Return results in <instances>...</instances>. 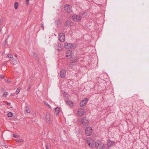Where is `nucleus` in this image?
Wrapping results in <instances>:
<instances>
[{"instance_id":"nucleus-38","label":"nucleus","mask_w":149,"mask_h":149,"mask_svg":"<svg viewBox=\"0 0 149 149\" xmlns=\"http://www.w3.org/2000/svg\"><path fill=\"white\" fill-rule=\"evenodd\" d=\"M30 87H31L30 86H29V87L28 88L27 90H28V91H29V89H30Z\"/></svg>"},{"instance_id":"nucleus-26","label":"nucleus","mask_w":149,"mask_h":149,"mask_svg":"<svg viewBox=\"0 0 149 149\" xmlns=\"http://www.w3.org/2000/svg\"><path fill=\"white\" fill-rule=\"evenodd\" d=\"M3 20V17H1L0 19V25L1 26V24H2Z\"/></svg>"},{"instance_id":"nucleus-6","label":"nucleus","mask_w":149,"mask_h":149,"mask_svg":"<svg viewBox=\"0 0 149 149\" xmlns=\"http://www.w3.org/2000/svg\"><path fill=\"white\" fill-rule=\"evenodd\" d=\"M87 143L90 147L92 148L93 147L94 142L93 139L91 138L88 139L87 140Z\"/></svg>"},{"instance_id":"nucleus-40","label":"nucleus","mask_w":149,"mask_h":149,"mask_svg":"<svg viewBox=\"0 0 149 149\" xmlns=\"http://www.w3.org/2000/svg\"><path fill=\"white\" fill-rule=\"evenodd\" d=\"M10 103L7 102V104L8 105H10Z\"/></svg>"},{"instance_id":"nucleus-8","label":"nucleus","mask_w":149,"mask_h":149,"mask_svg":"<svg viewBox=\"0 0 149 149\" xmlns=\"http://www.w3.org/2000/svg\"><path fill=\"white\" fill-rule=\"evenodd\" d=\"M72 19L75 21H79L81 19V17L79 15H74L72 17Z\"/></svg>"},{"instance_id":"nucleus-35","label":"nucleus","mask_w":149,"mask_h":149,"mask_svg":"<svg viewBox=\"0 0 149 149\" xmlns=\"http://www.w3.org/2000/svg\"><path fill=\"white\" fill-rule=\"evenodd\" d=\"M40 26H41V27L43 29H44V26L43 24L42 23H41Z\"/></svg>"},{"instance_id":"nucleus-34","label":"nucleus","mask_w":149,"mask_h":149,"mask_svg":"<svg viewBox=\"0 0 149 149\" xmlns=\"http://www.w3.org/2000/svg\"><path fill=\"white\" fill-rule=\"evenodd\" d=\"M13 136L15 138H18L17 135L15 134H13Z\"/></svg>"},{"instance_id":"nucleus-23","label":"nucleus","mask_w":149,"mask_h":149,"mask_svg":"<svg viewBox=\"0 0 149 149\" xmlns=\"http://www.w3.org/2000/svg\"><path fill=\"white\" fill-rule=\"evenodd\" d=\"M26 112L28 113H29L30 112V110H29V108H28V107L26 106Z\"/></svg>"},{"instance_id":"nucleus-18","label":"nucleus","mask_w":149,"mask_h":149,"mask_svg":"<svg viewBox=\"0 0 149 149\" xmlns=\"http://www.w3.org/2000/svg\"><path fill=\"white\" fill-rule=\"evenodd\" d=\"M33 55L34 56V58H35L36 60L37 61L38 60V56L36 54L33 53Z\"/></svg>"},{"instance_id":"nucleus-22","label":"nucleus","mask_w":149,"mask_h":149,"mask_svg":"<svg viewBox=\"0 0 149 149\" xmlns=\"http://www.w3.org/2000/svg\"><path fill=\"white\" fill-rule=\"evenodd\" d=\"M7 57L8 58H13V55L12 54H8L7 56Z\"/></svg>"},{"instance_id":"nucleus-15","label":"nucleus","mask_w":149,"mask_h":149,"mask_svg":"<svg viewBox=\"0 0 149 149\" xmlns=\"http://www.w3.org/2000/svg\"><path fill=\"white\" fill-rule=\"evenodd\" d=\"M60 109L58 107H56L55 108V113L56 115H58L60 112Z\"/></svg>"},{"instance_id":"nucleus-20","label":"nucleus","mask_w":149,"mask_h":149,"mask_svg":"<svg viewBox=\"0 0 149 149\" xmlns=\"http://www.w3.org/2000/svg\"><path fill=\"white\" fill-rule=\"evenodd\" d=\"M21 90V88L20 87H19L17 89L16 91V93L17 94H18L19 93Z\"/></svg>"},{"instance_id":"nucleus-16","label":"nucleus","mask_w":149,"mask_h":149,"mask_svg":"<svg viewBox=\"0 0 149 149\" xmlns=\"http://www.w3.org/2000/svg\"><path fill=\"white\" fill-rule=\"evenodd\" d=\"M68 51V52H70V53L69 54V55H66V56L67 57H69L70 58H71V57H72V51H70V50L69 51Z\"/></svg>"},{"instance_id":"nucleus-3","label":"nucleus","mask_w":149,"mask_h":149,"mask_svg":"<svg viewBox=\"0 0 149 149\" xmlns=\"http://www.w3.org/2000/svg\"><path fill=\"white\" fill-rule=\"evenodd\" d=\"M92 129L91 127H87L85 130L86 135L88 136L91 135L92 133Z\"/></svg>"},{"instance_id":"nucleus-30","label":"nucleus","mask_w":149,"mask_h":149,"mask_svg":"<svg viewBox=\"0 0 149 149\" xmlns=\"http://www.w3.org/2000/svg\"><path fill=\"white\" fill-rule=\"evenodd\" d=\"M8 95V93L7 92H5L3 95V96L5 97H6Z\"/></svg>"},{"instance_id":"nucleus-24","label":"nucleus","mask_w":149,"mask_h":149,"mask_svg":"<svg viewBox=\"0 0 149 149\" xmlns=\"http://www.w3.org/2000/svg\"><path fill=\"white\" fill-rule=\"evenodd\" d=\"M7 116L9 117H11L13 116V113L12 112H9L7 114Z\"/></svg>"},{"instance_id":"nucleus-1","label":"nucleus","mask_w":149,"mask_h":149,"mask_svg":"<svg viewBox=\"0 0 149 149\" xmlns=\"http://www.w3.org/2000/svg\"><path fill=\"white\" fill-rule=\"evenodd\" d=\"M104 144L100 141H97L95 143V147L97 149H102V148Z\"/></svg>"},{"instance_id":"nucleus-41","label":"nucleus","mask_w":149,"mask_h":149,"mask_svg":"<svg viewBox=\"0 0 149 149\" xmlns=\"http://www.w3.org/2000/svg\"><path fill=\"white\" fill-rule=\"evenodd\" d=\"M1 90H2V91H5V89L4 88H2L1 89Z\"/></svg>"},{"instance_id":"nucleus-37","label":"nucleus","mask_w":149,"mask_h":149,"mask_svg":"<svg viewBox=\"0 0 149 149\" xmlns=\"http://www.w3.org/2000/svg\"><path fill=\"white\" fill-rule=\"evenodd\" d=\"M14 63H13V64H16L17 63V61L16 60H14Z\"/></svg>"},{"instance_id":"nucleus-17","label":"nucleus","mask_w":149,"mask_h":149,"mask_svg":"<svg viewBox=\"0 0 149 149\" xmlns=\"http://www.w3.org/2000/svg\"><path fill=\"white\" fill-rule=\"evenodd\" d=\"M66 103L68 105H73V102L70 100H67L66 101Z\"/></svg>"},{"instance_id":"nucleus-14","label":"nucleus","mask_w":149,"mask_h":149,"mask_svg":"<svg viewBox=\"0 0 149 149\" xmlns=\"http://www.w3.org/2000/svg\"><path fill=\"white\" fill-rule=\"evenodd\" d=\"M46 121L47 123H49L51 121V117L49 114L47 113L46 116Z\"/></svg>"},{"instance_id":"nucleus-36","label":"nucleus","mask_w":149,"mask_h":149,"mask_svg":"<svg viewBox=\"0 0 149 149\" xmlns=\"http://www.w3.org/2000/svg\"><path fill=\"white\" fill-rule=\"evenodd\" d=\"M26 1H27L26 3V4L28 5L29 4V0H26Z\"/></svg>"},{"instance_id":"nucleus-33","label":"nucleus","mask_w":149,"mask_h":149,"mask_svg":"<svg viewBox=\"0 0 149 149\" xmlns=\"http://www.w3.org/2000/svg\"><path fill=\"white\" fill-rule=\"evenodd\" d=\"M49 146L48 145H46V149H49Z\"/></svg>"},{"instance_id":"nucleus-31","label":"nucleus","mask_w":149,"mask_h":149,"mask_svg":"<svg viewBox=\"0 0 149 149\" xmlns=\"http://www.w3.org/2000/svg\"><path fill=\"white\" fill-rule=\"evenodd\" d=\"M87 15V13L85 12H83L82 13V15L83 16H86Z\"/></svg>"},{"instance_id":"nucleus-13","label":"nucleus","mask_w":149,"mask_h":149,"mask_svg":"<svg viewBox=\"0 0 149 149\" xmlns=\"http://www.w3.org/2000/svg\"><path fill=\"white\" fill-rule=\"evenodd\" d=\"M66 72L64 70H62L60 72V75L61 77L64 78L66 75Z\"/></svg>"},{"instance_id":"nucleus-9","label":"nucleus","mask_w":149,"mask_h":149,"mask_svg":"<svg viewBox=\"0 0 149 149\" xmlns=\"http://www.w3.org/2000/svg\"><path fill=\"white\" fill-rule=\"evenodd\" d=\"M88 101V99L87 98H84L80 103V105L81 107H83L86 104Z\"/></svg>"},{"instance_id":"nucleus-32","label":"nucleus","mask_w":149,"mask_h":149,"mask_svg":"<svg viewBox=\"0 0 149 149\" xmlns=\"http://www.w3.org/2000/svg\"><path fill=\"white\" fill-rule=\"evenodd\" d=\"M4 78V76L3 75H0V79H3Z\"/></svg>"},{"instance_id":"nucleus-5","label":"nucleus","mask_w":149,"mask_h":149,"mask_svg":"<svg viewBox=\"0 0 149 149\" xmlns=\"http://www.w3.org/2000/svg\"><path fill=\"white\" fill-rule=\"evenodd\" d=\"M58 40L61 42H63L65 40V34L63 33H60L58 35Z\"/></svg>"},{"instance_id":"nucleus-21","label":"nucleus","mask_w":149,"mask_h":149,"mask_svg":"<svg viewBox=\"0 0 149 149\" xmlns=\"http://www.w3.org/2000/svg\"><path fill=\"white\" fill-rule=\"evenodd\" d=\"M101 148L102 149H109V147L107 146H105L104 144L103 145V146Z\"/></svg>"},{"instance_id":"nucleus-12","label":"nucleus","mask_w":149,"mask_h":149,"mask_svg":"<svg viewBox=\"0 0 149 149\" xmlns=\"http://www.w3.org/2000/svg\"><path fill=\"white\" fill-rule=\"evenodd\" d=\"M72 23L71 21L68 20L66 21L65 23L64 24V26L66 27H70L72 26Z\"/></svg>"},{"instance_id":"nucleus-7","label":"nucleus","mask_w":149,"mask_h":149,"mask_svg":"<svg viewBox=\"0 0 149 149\" xmlns=\"http://www.w3.org/2000/svg\"><path fill=\"white\" fill-rule=\"evenodd\" d=\"M64 46L66 49H70L73 47V44L72 43H65L64 44Z\"/></svg>"},{"instance_id":"nucleus-4","label":"nucleus","mask_w":149,"mask_h":149,"mask_svg":"<svg viewBox=\"0 0 149 149\" xmlns=\"http://www.w3.org/2000/svg\"><path fill=\"white\" fill-rule=\"evenodd\" d=\"M81 123L84 126H87L89 124V121L86 117H83L81 120Z\"/></svg>"},{"instance_id":"nucleus-42","label":"nucleus","mask_w":149,"mask_h":149,"mask_svg":"<svg viewBox=\"0 0 149 149\" xmlns=\"http://www.w3.org/2000/svg\"><path fill=\"white\" fill-rule=\"evenodd\" d=\"M15 56L16 57H17V55H15Z\"/></svg>"},{"instance_id":"nucleus-19","label":"nucleus","mask_w":149,"mask_h":149,"mask_svg":"<svg viewBox=\"0 0 149 149\" xmlns=\"http://www.w3.org/2000/svg\"><path fill=\"white\" fill-rule=\"evenodd\" d=\"M18 6V3L16 2L14 4V8L15 9H17Z\"/></svg>"},{"instance_id":"nucleus-27","label":"nucleus","mask_w":149,"mask_h":149,"mask_svg":"<svg viewBox=\"0 0 149 149\" xmlns=\"http://www.w3.org/2000/svg\"><path fill=\"white\" fill-rule=\"evenodd\" d=\"M44 103L49 108H51V107L50 106L46 101L44 102Z\"/></svg>"},{"instance_id":"nucleus-28","label":"nucleus","mask_w":149,"mask_h":149,"mask_svg":"<svg viewBox=\"0 0 149 149\" xmlns=\"http://www.w3.org/2000/svg\"><path fill=\"white\" fill-rule=\"evenodd\" d=\"M7 42V40H5L4 42L2 44V45L3 46H5Z\"/></svg>"},{"instance_id":"nucleus-39","label":"nucleus","mask_w":149,"mask_h":149,"mask_svg":"<svg viewBox=\"0 0 149 149\" xmlns=\"http://www.w3.org/2000/svg\"><path fill=\"white\" fill-rule=\"evenodd\" d=\"M10 82L9 79H8L6 81L7 82Z\"/></svg>"},{"instance_id":"nucleus-2","label":"nucleus","mask_w":149,"mask_h":149,"mask_svg":"<svg viewBox=\"0 0 149 149\" xmlns=\"http://www.w3.org/2000/svg\"><path fill=\"white\" fill-rule=\"evenodd\" d=\"M64 8L66 12L70 13L72 12V7L70 5L68 4L65 5Z\"/></svg>"},{"instance_id":"nucleus-29","label":"nucleus","mask_w":149,"mask_h":149,"mask_svg":"<svg viewBox=\"0 0 149 149\" xmlns=\"http://www.w3.org/2000/svg\"><path fill=\"white\" fill-rule=\"evenodd\" d=\"M2 146L4 147L5 148H7L8 147V146L7 145H6L5 143H3L2 145Z\"/></svg>"},{"instance_id":"nucleus-10","label":"nucleus","mask_w":149,"mask_h":149,"mask_svg":"<svg viewBox=\"0 0 149 149\" xmlns=\"http://www.w3.org/2000/svg\"><path fill=\"white\" fill-rule=\"evenodd\" d=\"M108 146L111 147L115 145V142L111 141L110 140H109L107 142Z\"/></svg>"},{"instance_id":"nucleus-25","label":"nucleus","mask_w":149,"mask_h":149,"mask_svg":"<svg viewBox=\"0 0 149 149\" xmlns=\"http://www.w3.org/2000/svg\"><path fill=\"white\" fill-rule=\"evenodd\" d=\"M23 141V140L22 139L17 140H16V142L18 143L22 142Z\"/></svg>"},{"instance_id":"nucleus-11","label":"nucleus","mask_w":149,"mask_h":149,"mask_svg":"<svg viewBox=\"0 0 149 149\" xmlns=\"http://www.w3.org/2000/svg\"><path fill=\"white\" fill-rule=\"evenodd\" d=\"M78 115L80 116H83L84 113L85 111L84 109H78Z\"/></svg>"}]
</instances>
